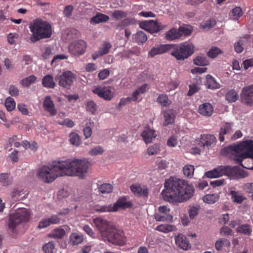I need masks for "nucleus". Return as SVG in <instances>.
Returning <instances> with one entry per match:
<instances>
[{"mask_svg": "<svg viewBox=\"0 0 253 253\" xmlns=\"http://www.w3.org/2000/svg\"><path fill=\"white\" fill-rule=\"evenodd\" d=\"M154 217L157 221L171 222L173 220V216L170 214V209L166 206L159 207L154 214Z\"/></svg>", "mask_w": 253, "mask_h": 253, "instance_id": "f8f14e48", "label": "nucleus"}, {"mask_svg": "<svg viewBox=\"0 0 253 253\" xmlns=\"http://www.w3.org/2000/svg\"><path fill=\"white\" fill-rule=\"evenodd\" d=\"M220 233L222 236H232L234 235V232L233 230L228 226H223L220 230Z\"/></svg>", "mask_w": 253, "mask_h": 253, "instance_id": "6e6d98bb", "label": "nucleus"}, {"mask_svg": "<svg viewBox=\"0 0 253 253\" xmlns=\"http://www.w3.org/2000/svg\"><path fill=\"white\" fill-rule=\"evenodd\" d=\"M76 78V75L70 71L63 72L61 75H57L55 80L58 84L65 88L70 89Z\"/></svg>", "mask_w": 253, "mask_h": 253, "instance_id": "1a4fd4ad", "label": "nucleus"}, {"mask_svg": "<svg viewBox=\"0 0 253 253\" xmlns=\"http://www.w3.org/2000/svg\"><path fill=\"white\" fill-rule=\"evenodd\" d=\"M241 102L245 105L253 106V84L244 87L240 94Z\"/></svg>", "mask_w": 253, "mask_h": 253, "instance_id": "9b49d317", "label": "nucleus"}, {"mask_svg": "<svg viewBox=\"0 0 253 253\" xmlns=\"http://www.w3.org/2000/svg\"><path fill=\"white\" fill-rule=\"evenodd\" d=\"M112 17L116 20L126 17L127 13L120 10H115L112 14Z\"/></svg>", "mask_w": 253, "mask_h": 253, "instance_id": "864d4df0", "label": "nucleus"}, {"mask_svg": "<svg viewBox=\"0 0 253 253\" xmlns=\"http://www.w3.org/2000/svg\"><path fill=\"white\" fill-rule=\"evenodd\" d=\"M194 48L193 44L187 42L179 44H171L170 55L178 61H183L193 54Z\"/></svg>", "mask_w": 253, "mask_h": 253, "instance_id": "423d86ee", "label": "nucleus"}, {"mask_svg": "<svg viewBox=\"0 0 253 253\" xmlns=\"http://www.w3.org/2000/svg\"><path fill=\"white\" fill-rule=\"evenodd\" d=\"M49 223L51 224H57L60 222V219L58 217L57 215L53 214L50 217L48 218Z\"/></svg>", "mask_w": 253, "mask_h": 253, "instance_id": "69168bd1", "label": "nucleus"}, {"mask_svg": "<svg viewBox=\"0 0 253 253\" xmlns=\"http://www.w3.org/2000/svg\"><path fill=\"white\" fill-rule=\"evenodd\" d=\"M93 210L98 212H113L111 204L107 205H96L93 207Z\"/></svg>", "mask_w": 253, "mask_h": 253, "instance_id": "473e14b6", "label": "nucleus"}, {"mask_svg": "<svg viewBox=\"0 0 253 253\" xmlns=\"http://www.w3.org/2000/svg\"><path fill=\"white\" fill-rule=\"evenodd\" d=\"M242 15V10L240 7H236L233 8L229 13L230 18L234 20L239 19Z\"/></svg>", "mask_w": 253, "mask_h": 253, "instance_id": "a19ab883", "label": "nucleus"}, {"mask_svg": "<svg viewBox=\"0 0 253 253\" xmlns=\"http://www.w3.org/2000/svg\"><path fill=\"white\" fill-rule=\"evenodd\" d=\"M156 164L160 169L163 170L167 168L168 163L166 160H163L161 161H157L156 162Z\"/></svg>", "mask_w": 253, "mask_h": 253, "instance_id": "bf43d9fd", "label": "nucleus"}, {"mask_svg": "<svg viewBox=\"0 0 253 253\" xmlns=\"http://www.w3.org/2000/svg\"><path fill=\"white\" fill-rule=\"evenodd\" d=\"M86 43L83 40H78L71 43L69 46V52L76 56L83 54L85 51Z\"/></svg>", "mask_w": 253, "mask_h": 253, "instance_id": "4468645a", "label": "nucleus"}, {"mask_svg": "<svg viewBox=\"0 0 253 253\" xmlns=\"http://www.w3.org/2000/svg\"><path fill=\"white\" fill-rule=\"evenodd\" d=\"M163 114L164 117V126H168L174 123L176 116L175 110L172 109H168L164 112Z\"/></svg>", "mask_w": 253, "mask_h": 253, "instance_id": "4be33fe9", "label": "nucleus"}, {"mask_svg": "<svg viewBox=\"0 0 253 253\" xmlns=\"http://www.w3.org/2000/svg\"><path fill=\"white\" fill-rule=\"evenodd\" d=\"M161 150V145L159 144H155L150 146L147 149L149 155H156L159 154Z\"/></svg>", "mask_w": 253, "mask_h": 253, "instance_id": "58836bf2", "label": "nucleus"}, {"mask_svg": "<svg viewBox=\"0 0 253 253\" xmlns=\"http://www.w3.org/2000/svg\"><path fill=\"white\" fill-rule=\"evenodd\" d=\"M43 106L45 111L49 113L51 116H54L57 114L53 101L49 96H46L43 102Z\"/></svg>", "mask_w": 253, "mask_h": 253, "instance_id": "412c9836", "label": "nucleus"}, {"mask_svg": "<svg viewBox=\"0 0 253 253\" xmlns=\"http://www.w3.org/2000/svg\"><path fill=\"white\" fill-rule=\"evenodd\" d=\"M109 19V17L104 14L97 12L96 14L93 16L90 20V23L91 24H97L102 22H107Z\"/></svg>", "mask_w": 253, "mask_h": 253, "instance_id": "bb28decb", "label": "nucleus"}, {"mask_svg": "<svg viewBox=\"0 0 253 253\" xmlns=\"http://www.w3.org/2000/svg\"><path fill=\"white\" fill-rule=\"evenodd\" d=\"M4 105L8 111H11L15 109L16 103L12 98L8 97L5 99Z\"/></svg>", "mask_w": 253, "mask_h": 253, "instance_id": "de8ad7c7", "label": "nucleus"}, {"mask_svg": "<svg viewBox=\"0 0 253 253\" xmlns=\"http://www.w3.org/2000/svg\"><path fill=\"white\" fill-rule=\"evenodd\" d=\"M230 194L231 195L232 200L238 204H241L245 200L246 197L243 195L239 194V193L235 191H231Z\"/></svg>", "mask_w": 253, "mask_h": 253, "instance_id": "c9c22d12", "label": "nucleus"}, {"mask_svg": "<svg viewBox=\"0 0 253 253\" xmlns=\"http://www.w3.org/2000/svg\"><path fill=\"white\" fill-rule=\"evenodd\" d=\"M22 191L20 189H14L11 193V198L16 200L18 198L22 195Z\"/></svg>", "mask_w": 253, "mask_h": 253, "instance_id": "0e129e2a", "label": "nucleus"}, {"mask_svg": "<svg viewBox=\"0 0 253 253\" xmlns=\"http://www.w3.org/2000/svg\"><path fill=\"white\" fill-rule=\"evenodd\" d=\"M216 138L214 135L210 134H202L199 140H198V145L200 147H209L216 142Z\"/></svg>", "mask_w": 253, "mask_h": 253, "instance_id": "2eb2a0df", "label": "nucleus"}, {"mask_svg": "<svg viewBox=\"0 0 253 253\" xmlns=\"http://www.w3.org/2000/svg\"><path fill=\"white\" fill-rule=\"evenodd\" d=\"M58 124L62 126H65L69 128H72L75 126L74 122L69 118H66L62 121L58 122Z\"/></svg>", "mask_w": 253, "mask_h": 253, "instance_id": "13d9d810", "label": "nucleus"}, {"mask_svg": "<svg viewBox=\"0 0 253 253\" xmlns=\"http://www.w3.org/2000/svg\"><path fill=\"white\" fill-rule=\"evenodd\" d=\"M110 72L108 69H105L100 71L98 75V77L100 80H103L105 79L109 76Z\"/></svg>", "mask_w": 253, "mask_h": 253, "instance_id": "680f3d73", "label": "nucleus"}, {"mask_svg": "<svg viewBox=\"0 0 253 253\" xmlns=\"http://www.w3.org/2000/svg\"><path fill=\"white\" fill-rule=\"evenodd\" d=\"M141 135L145 142L147 144L150 143L152 139L156 137L155 131L150 128H147L143 130Z\"/></svg>", "mask_w": 253, "mask_h": 253, "instance_id": "393cba45", "label": "nucleus"}, {"mask_svg": "<svg viewBox=\"0 0 253 253\" xmlns=\"http://www.w3.org/2000/svg\"><path fill=\"white\" fill-rule=\"evenodd\" d=\"M89 163L83 160L75 159L65 161L53 162L49 166H44L37 174L38 178L46 183L53 181L58 176L74 175L83 178L87 172Z\"/></svg>", "mask_w": 253, "mask_h": 253, "instance_id": "f257e3e1", "label": "nucleus"}, {"mask_svg": "<svg viewBox=\"0 0 253 253\" xmlns=\"http://www.w3.org/2000/svg\"><path fill=\"white\" fill-rule=\"evenodd\" d=\"M103 152L104 149L103 147L101 146H97L91 149L88 153L90 156H96L101 155Z\"/></svg>", "mask_w": 253, "mask_h": 253, "instance_id": "5fc2aeb1", "label": "nucleus"}, {"mask_svg": "<svg viewBox=\"0 0 253 253\" xmlns=\"http://www.w3.org/2000/svg\"><path fill=\"white\" fill-rule=\"evenodd\" d=\"M42 84L43 86L50 88H53L56 85L54 78L50 75H47L43 78Z\"/></svg>", "mask_w": 253, "mask_h": 253, "instance_id": "c85d7f7f", "label": "nucleus"}, {"mask_svg": "<svg viewBox=\"0 0 253 253\" xmlns=\"http://www.w3.org/2000/svg\"><path fill=\"white\" fill-rule=\"evenodd\" d=\"M31 210L24 208H19L14 213L9 215L7 223L9 230L13 233L16 232L19 225L27 222L30 219Z\"/></svg>", "mask_w": 253, "mask_h": 253, "instance_id": "20e7f679", "label": "nucleus"}, {"mask_svg": "<svg viewBox=\"0 0 253 253\" xmlns=\"http://www.w3.org/2000/svg\"><path fill=\"white\" fill-rule=\"evenodd\" d=\"M237 233L247 236H250L253 232L251 226L248 224H242L237 228Z\"/></svg>", "mask_w": 253, "mask_h": 253, "instance_id": "c756f323", "label": "nucleus"}, {"mask_svg": "<svg viewBox=\"0 0 253 253\" xmlns=\"http://www.w3.org/2000/svg\"><path fill=\"white\" fill-rule=\"evenodd\" d=\"M66 234V231L64 229L56 228L52 230L48 235V237L54 239H62Z\"/></svg>", "mask_w": 253, "mask_h": 253, "instance_id": "7c9ffc66", "label": "nucleus"}, {"mask_svg": "<svg viewBox=\"0 0 253 253\" xmlns=\"http://www.w3.org/2000/svg\"><path fill=\"white\" fill-rule=\"evenodd\" d=\"M221 152L230 155L231 159L237 163L250 157L253 159V140L243 141L239 144L230 145L223 148Z\"/></svg>", "mask_w": 253, "mask_h": 253, "instance_id": "7ed1b4c3", "label": "nucleus"}, {"mask_svg": "<svg viewBox=\"0 0 253 253\" xmlns=\"http://www.w3.org/2000/svg\"><path fill=\"white\" fill-rule=\"evenodd\" d=\"M134 39L138 44L143 43L147 41V37L144 32L139 31L135 34Z\"/></svg>", "mask_w": 253, "mask_h": 253, "instance_id": "e433bc0d", "label": "nucleus"}, {"mask_svg": "<svg viewBox=\"0 0 253 253\" xmlns=\"http://www.w3.org/2000/svg\"><path fill=\"white\" fill-rule=\"evenodd\" d=\"M194 63L198 66H206L208 64V61L205 57L198 56L194 59Z\"/></svg>", "mask_w": 253, "mask_h": 253, "instance_id": "3c124183", "label": "nucleus"}, {"mask_svg": "<svg viewBox=\"0 0 253 253\" xmlns=\"http://www.w3.org/2000/svg\"><path fill=\"white\" fill-rule=\"evenodd\" d=\"M112 48V45L109 42H105L101 44L97 51L92 54V58L95 60L97 58L108 53Z\"/></svg>", "mask_w": 253, "mask_h": 253, "instance_id": "a211bd4d", "label": "nucleus"}, {"mask_svg": "<svg viewBox=\"0 0 253 253\" xmlns=\"http://www.w3.org/2000/svg\"><path fill=\"white\" fill-rule=\"evenodd\" d=\"M130 190L135 194L143 197H147L149 193V189L147 187L137 185L131 186Z\"/></svg>", "mask_w": 253, "mask_h": 253, "instance_id": "a878e982", "label": "nucleus"}, {"mask_svg": "<svg viewBox=\"0 0 253 253\" xmlns=\"http://www.w3.org/2000/svg\"><path fill=\"white\" fill-rule=\"evenodd\" d=\"M181 37L180 31L178 29L172 28L168 31L165 36L166 39L168 41H173L178 39Z\"/></svg>", "mask_w": 253, "mask_h": 253, "instance_id": "cd10ccee", "label": "nucleus"}, {"mask_svg": "<svg viewBox=\"0 0 253 253\" xmlns=\"http://www.w3.org/2000/svg\"><path fill=\"white\" fill-rule=\"evenodd\" d=\"M195 168L193 165H186L183 168L184 175L188 178H192L194 174Z\"/></svg>", "mask_w": 253, "mask_h": 253, "instance_id": "c03bdc74", "label": "nucleus"}, {"mask_svg": "<svg viewBox=\"0 0 253 253\" xmlns=\"http://www.w3.org/2000/svg\"><path fill=\"white\" fill-rule=\"evenodd\" d=\"M85 106L86 110L92 114H95L98 108L96 104L92 100L87 101L85 104Z\"/></svg>", "mask_w": 253, "mask_h": 253, "instance_id": "09e8293b", "label": "nucleus"}, {"mask_svg": "<svg viewBox=\"0 0 253 253\" xmlns=\"http://www.w3.org/2000/svg\"><path fill=\"white\" fill-rule=\"evenodd\" d=\"M113 186L109 183H104L99 187V191L102 194H108L112 192Z\"/></svg>", "mask_w": 253, "mask_h": 253, "instance_id": "8fccbe9b", "label": "nucleus"}, {"mask_svg": "<svg viewBox=\"0 0 253 253\" xmlns=\"http://www.w3.org/2000/svg\"><path fill=\"white\" fill-rule=\"evenodd\" d=\"M158 103L165 107L169 106L170 105L171 102L169 100L168 96L166 94H160L157 100Z\"/></svg>", "mask_w": 253, "mask_h": 253, "instance_id": "37998d69", "label": "nucleus"}, {"mask_svg": "<svg viewBox=\"0 0 253 253\" xmlns=\"http://www.w3.org/2000/svg\"><path fill=\"white\" fill-rule=\"evenodd\" d=\"M54 248V243L49 242L43 246L42 250L45 253H53Z\"/></svg>", "mask_w": 253, "mask_h": 253, "instance_id": "4d7b16f0", "label": "nucleus"}, {"mask_svg": "<svg viewBox=\"0 0 253 253\" xmlns=\"http://www.w3.org/2000/svg\"><path fill=\"white\" fill-rule=\"evenodd\" d=\"M53 53L52 48L50 46H47L45 47V51L42 53V56L44 59H47Z\"/></svg>", "mask_w": 253, "mask_h": 253, "instance_id": "e2e57ef3", "label": "nucleus"}, {"mask_svg": "<svg viewBox=\"0 0 253 253\" xmlns=\"http://www.w3.org/2000/svg\"><path fill=\"white\" fill-rule=\"evenodd\" d=\"M70 142L73 145L78 146L81 144V140L79 134L76 132H71L69 135Z\"/></svg>", "mask_w": 253, "mask_h": 253, "instance_id": "49530a36", "label": "nucleus"}, {"mask_svg": "<svg viewBox=\"0 0 253 253\" xmlns=\"http://www.w3.org/2000/svg\"><path fill=\"white\" fill-rule=\"evenodd\" d=\"M198 112L202 116L210 117L213 112V107L211 103H204L199 106Z\"/></svg>", "mask_w": 253, "mask_h": 253, "instance_id": "5701e85b", "label": "nucleus"}, {"mask_svg": "<svg viewBox=\"0 0 253 253\" xmlns=\"http://www.w3.org/2000/svg\"><path fill=\"white\" fill-rule=\"evenodd\" d=\"M171 44H161L157 47H153L149 52L150 57H153L158 54H162L170 51Z\"/></svg>", "mask_w": 253, "mask_h": 253, "instance_id": "6ab92c4d", "label": "nucleus"}, {"mask_svg": "<svg viewBox=\"0 0 253 253\" xmlns=\"http://www.w3.org/2000/svg\"><path fill=\"white\" fill-rule=\"evenodd\" d=\"M20 83L24 87H29L32 84V76L23 79Z\"/></svg>", "mask_w": 253, "mask_h": 253, "instance_id": "338daca9", "label": "nucleus"}, {"mask_svg": "<svg viewBox=\"0 0 253 253\" xmlns=\"http://www.w3.org/2000/svg\"><path fill=\"white\" fill-rule=\"evenodd\" d=\"M237 169L236 166L231 167L228 166H220L213 170L206 172L205 175L211 178H216L223 175L233 176L237 170Z\"/></svg>", "mask_w": 253, "mask_h": 253, "instance_id": "6e6552de", "label": "nucleus"}, {"mask_svg": "<svg viewBox=\"0 0 253 253\" xmlns=\"http://www.w3.org/2000/svg\"><path fill=\"white\" fill-rule=\"evenodd\" d=\"M73 9L74 7L72 5L66 6L63 11L64 14L65 16L70 17L72 15V12Z\"/></svg>", "mask_w": 253, "mask_h": 253, "instance_id": "052dcab7", "label": "nucleus"}, {"mask_svg": "<svg viewBox=\"0 0 253 253\" xmlns=\"http://www.w3.org/2000/svg\"><path fill=\"white\" fill-rule=\"evenodd\" d=\"M246 41L247 40L246 39H242L234 43V49L236 52L239 53H241L243 51V45H244V43L246 42Z\"/></svg>", "mask_w": 253, "mask_h": 253, "instance_id": "603ef678", "label": "nucleus"}, {"mask_svg": "<svg viewBox=\"0 0 253 253\" xmlns=\"http://www.w3.org/2000/svg\"><path fill=\"white\" fill-rule=\"evenodd\" d=\"M244 190L248 193L252 194L251 195L253 200V183H247L244 186Z\"/></svg>", "mask_w": 253, "mask_h": 253, "instance_id": "774afa93", "label": "nucleus"}, {"mask_svg": "<svg viewBox=\"0 0 253 253\" xmlns=\"http://www.w3.org/2000/svg\"><path fill=\"white\" fill-rule=\"evenodd\" d=\"M102 239L115 245H124L126 243L124 232L112 227L108 231L103 232Z\"/></svg>", "mask_w": 253, "mask_h": 253, "instance_id": "0eeeda50", "label": "nucleus"}, {"mask_svg": "<svg viewBox=\"0 0 253 253\" xmlns=\"http://www.w3.org/2000/svg\"><path fill=\"white\" fill-rule=\"evenodd\" d=\"M0 182L3 186H6L11 183L12 179L7 173H1L0 174Z\"/></svg>", "mask_w": 253, "mask_h": 253, "instance_id": "a18cd8bd", "label": "nucleus"}, {"mask_svg": "<svg viewBox=\"0 0 253 253\" xmlns=\"http://www.w3.org/2000/svg\"><path fill=\"white\" fill-rule=\"evenodd\" d=\"M219 196L217 194H207L203 198L204 202L208 204H213L219 199Z\"/></svg>", "mask_w": 253, "mask_h": 253, "instance_id": "ea45409f", "label": "nucleus"}, {"mask_svg": "<svg viewBox=\"0 0 253 253\" xmlns=\"http://www.w3.org/2000/svg\"><path fill=\"white\" fill-rule=\"evenodd\" d=\"M225 98L229 103L235 102L239 98L238 92L235 89H232L226 93Z\"/></svg>", "mask_w": 253, "mask_h": 253, "instance_id": "2f4dec72", "label": "nucleus"}, {"mask_svg": "<svg viewBox=\"0 0 253 253\" xmlns=\"http://www.w3.org/2000/svg\"><path fill=\"white\" fill-rule=\"evenodd\" d=\"M206 80V85L209 88L217 89L220 87V84L211 75H207Z\"/></svg>", "mask_w": 253, "mask_h": 253, "instance_id": "72a5a7b5", "label": "nucleus"}, {"mask_svg": "<svg viewBox=\"0 0 253 253\" xmlns=\"http://www.w3.org/2000/svg\"><path fill=\"white\" fill-rule=\"evenodd\" d=\"M165 189L162 194L165 201L171 203H182L190 199L194 194L193 186L183 179L170 177L166 179Z\"/></svg>", "mask_w": 253, "mask_h": 253, "instance_id": "f03ea898", "label": "nucleus"}, {"mask_svg": "<svg viewBox=\"0 0 253 253\" xmlns=\"http://www.w3.org/2000/svg\"><path fill=\"white\" fill-rule=\"evenodd\" d=\"M52 35L51 25L42 19H36L33 23V42L49 38Z\"/></svg>", "mask_w": 253, "mask_h": 253, "instance_id": "39448f33", "label": "nucleus"}, {"mask_svg": "<svg viewBox=\"0 0 253 253\" xmlns=\"http://www.w3.org/2000/svg\"><path fill=\"white\" fill-rule=\"evenodd\" d=\"M140 27L151 34L157 33L164 28L163 26L157 20H153L141 22Z\"/></svg>", "mask_w": 253, "mask_h": 253, "instance_id": "ddd939ff", "label": "nucleus"}, {"mask_svg": "<svg viewBox=\"0 0 253 253\" xmlns=\"http://www.w3.org/2000/svg\"><path fill=\"white\" fill-rule=\"evenodd\" d=\"M175 243L177 246L183 250H188L191 246L188 238L183 234H178L175 238Z\"/></svg>", "mask_w": 253, "mask_h": 253, "instance_id": "aec40b11", "label": "nucleus"}, {"mask_svg": "<svg viewBox=\"0 0 253 253\" xmlns=\"http://www.w3.org/2000/svg\"><path fill=\"white\" fill-rule=\"evenodd\" d=\"M113 88L110 86L98 85L92 90V92L100 98L105 100H111L114 95Z\"/></svg>", "mask_w": 253, "mask_h": 253, "instance_id": "9d476101", "label": "nucleus"}, {"mask_svg": "<svg viewBox=\"0 0 253 253\" xmlns=\"http://www.w3.org/2000/svg\"><path fill=\"white\" fill-rule=\"evenodd\" d=\"M232 126L231 124L226 123L221 127L219 134V140L221 142L224 141V135L230 134L232 132Z\"/></svg>", "mask_w": 253, "mask_h": 253, "instance_id": "b1692460", "label": "nucleus"}, {"mask_svg": "<svg viewBox=\"0 0 253 253\" xmlns=\"http://www.w3.org/2000/svg\"><path fill=\"white\" fill-rule=\"evenodd\" d=\"M222 53L223 51L220 48L215 46H212L207 52V55L209 57L213 59Z\"/></svg>", "mask_w": 253, "mask_h": 253, "instance_id": "79ce46f5", "label": "nucleus"}, {"mask_svg": "<svg viewBox=\"0 0 253 253\" xmlns=\"http://www.w3.org/2000/svg\"><path fill=\"white\" fill-rule=\"evenodd\" d=\"M174 228L175 226L173 225L165 224L157 226L156 230L161 232L167 233L172 231Z\"/></svg>", "mask_w": 253, "mask_h": 253, "instance_id": "4c0bfd02", "label": "nucleus"}, {"mask_svg": "<svg viewBox=\"0 0 253 253\" xmlns=\"http://www.w3.org/2000/svg\"><path fill=\"white\" fill-rule=\"evenodd\" d=\"M129 200L128 196H123L119 198L118 200L112 205L113 212H116L119 209L125 210L131 208L133 204Z\"/></svg>", "mask_w": 253, "mask_h": 253, "instance_id": "dca6fc26", "label": "nucleus"}, {"mask_svg": "<svg viewBox=\"0 0 253 253\" xmlns=\"http://www.w3.org/2000/svg\"><path fill=\"white\" fill-rule=\"evenodd\" d=\"M93 223L99 231L101 238L102 237L103 232L108 231V229L111 228L109 225V222L101 217H97L94 219Z\"/></svg>", "mask_w": 253, "mask_h": 253, "instance_id": "f3484780", "label": "nucleus"}, {"mask_svg": "<svg viewBox=\"0 0 253 253\" xmlns=\"http://www.w3.org/2000/svg\"><path fill=\"white\" fill-rule=\"evenodd\" d=\"M83 240V236L77 233H72L70 236V242L73 245H77L81 244Z\"/></svg>", "mask_w": 253, "mask_h": 253, "instance_id": "f704fd0d", "label": "nucleus"}]
</instances>
